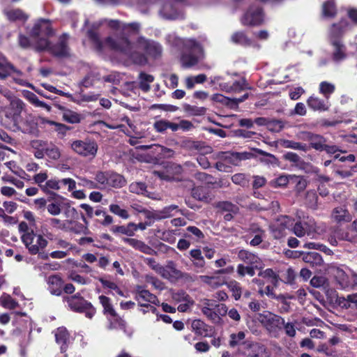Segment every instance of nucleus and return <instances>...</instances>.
I'll list each match as a JSON object with an SVG mask.
<instances>
[{
  "mask_svg": "<svg viewBox=\"0 0 357 357\" xmlns=\"http://www.w3.org/2000/svg\"><path fill=\"white\" fill-rule=\"evenodd\" d=\"M105 44L112 49L122 52L134 63L139 65L146 63L147 58L139 50L144 51L147 56L153 59L160 58L162 52V46L158 43L144 38H139L135 46L125 36L116 39L108 37L105 40Z\"/></svg>",
  "mask_w": 357,
  "mask_h": 357,
  "instance_id": "f257e3e1",
  "label": "nucleus"
},
{
  "mask_svg": "<svg viewBox=\"0 0 357 357\" xmlns=\"http://www.w3.org/2000/svg\"><path fill=\"white\" fill-rule=\"evenodd\" d=\"M34 227H31L26 222H21L18 225V230L21 234V239L26 248L31 255H36L40 249L47 246V241L41 234L34 233Z\"/></svg>",
  "mask_w": 357,
  "mask_h": 357,
  "instance_id": "f03ea898",
  "label": "nucleus"
},
{
  "mask_svg": "<svg viewBox=\"0 0 357 357\" xmlns=\"http://www.w3.org/2000/svg\"><path fill=\"white\" fill-rule=\"evenodd\" d=\"M131 4L136 5L139 10L147 13L148 10L160 0H128ZM178 0H167L162 6L160 13L161 15L168 20H175L178 17L177 3Z\"/></svg>",
  "mask_w": 357,
  "mask_h": 357,
  "instance_id": "7ed1b4c3",
  "label": "nucleus"
},
{
  "mask_svg": "<svg viewBox=\"0 0 357 357\" xmlns=\"http://www.w3.org/2000/svg\"><path fill=\"white\" fill-rule=\"evenodd\" d=\"M68 36L62 35L55 44H52L48 39L42 38L37 42L36 51H47L56 57H64L69 54L68 47Z\"/></svg>",
  "mask_w": 357,
  "mask_h": 357,
  "instance_id": "20e7f679",
  "label": "nucleus"
},
{
  "mask_svg": "<svg viewBox=\"0 0 357 357\" xmlns=\"http://www.w3.org/2000/svg\"><path fill=\"white\" fill-rule=\"evenodd\" d=\"M257 319L268 333L274 337H276L283 330L284 318L268 310L258 313Z\"/></svg>",
  "mask_w": 357,
  "mask_h": 357,
  "instance_id": "39448f33",
  "label": "nucleus"
},
{
  "mask_svg": "<svg viewBox=\"0 0 357 357\" xmlns=\"http://www.w3.org/2000/svg\"><path fill=\"white\" fill-rule=\"evenodd\" d=\"M294 218L289 215H280L269 225V231L274 239L280 240L291 231Z\"/></svg>",
  "mask_w": 357,
  "mask_h": 357,
  "instance_id": "423d86ee",
  "label": "nucleus"
},
{
  "mask_svg": "<svg viewBox=\"0 0 357 357\" xmlns=\"http://www.w3.org/2000/svg\"><path fill=\"white\" fill-rule=\"evenodd\" d=\"M70 147L77 154L91 159L96 157L98 149L97 142L91 138L74 140L71 142Z\"/></svg>",
  "mask_w": 357,
  "mask_h": 357,
  "instance_id": "0eeeda50",
  "label": "nucleus"
},
{
  "mask_svg": "<svg viewBox=\"0 0 357 357\" xmlns=\"http://www.w3.org/2000/svg\"><path fill=\"white\" fill-rule=\"evenodd\" d=\"M316 230V222L314 218L310 216H298L294 218V224L291 227V232L298 238H302L306 234L310 236Z\"/></svg>",
  "mask_w": 357,
  "mask_h": 357,
  "instance_id": "6e6552de",
  "label": "nucleus"
},
{
  "mask_svg": "<svg viewBox=\"0 0 357 357\" xmlns=\"http://www.w3.org/2000/svg\"><path fill=\"white\" fill-rule=\"evenodd\" d=\"M241 23L243 26H258L264 21V13L261 6L257 4L250 5L242 15Z\"/></svg>",
  "mask_w": 357,
  "mask_h": 357,
  "instance_id": "1a4fd4ad",
  "label": "nucleus"
},
{
  "mask_svg": "<svg viewBox=\"0 0 357 357\" xmlns=\"http://www.w3.org/2000/svg\"><path fill=\"white\" fill-rule=\"evenodd\" d=\"M29 33L33 40L34 48L36 50L37 42L42 38H47L54 34L51 22L46 19H39L34 24Z\"/></svg>",
  "mask_w": 357,
  "mask_h": 357,
  "instance_id": "9d476101",
  "label": "nucleus"
},
{
  "mask_svg": "<svg viewBox=\"0 0 357 357\" xmlns=\"http://www.w3.org/2000/svg\"><path fill=\"white\" fill-rule=\"evenodd\" d=\"M67 303L73 311L84 313L89 319H91L96 313V310L91 303L79 295L68 297Z\"/></svg>",
  "mask_w": 357,
  "mask_h": 357,
  "instance_id": "9b49d317",
  "label": "nucleus"
},
{
  "mask_svg": "<svg viewBox=\"0 0 357 357\" xmlns=\"http://www.w3.org/2000/svg\"><path fill=\"white\" fill-rule=\"evenodd\" d=\"M297 137L298 139L309 142L308 144L304 143V145L306 146L305 152H307L311 149L321 152L325 142H327V139L323 135L310 131L300 132Z\"/></svg>",
  "mask_w": 357,
  "mask_h": 357,
  "instance_id": "f8f14e48",
  "label": "nucleus"
},
{
  "mask_svg": "<svg viewBox=\"0 0 357 357\" xmlns=\"http://www.w3.org/2000/svg\"><path fill=\"white\" fill-rule=\"evenodd\" d=\"M135 299L139 303L141 307H146L147 310L142 309L143 314L147 311H151L153 313L156 314V308L149 304L144 303V302H149L151 303L156 304L158 302L157 297L150 293L148 290L142 289V287L138 286L136 290Z\"/></svg>",
  "mask_w": 357,
  "mask_h": 357,
  "instance_id": "ddd939ff",
  "label": "nucleus"
},
{
  "mask_svg": "<svg viewBox=\"0 0 357 357\" xmlns=\"http://www.w3.org/2000/svg\"><path fill=\"white\" fill-rule=\"evenodd\" d=\"M146 262L152 269L161 273L164 278L169 280L171 282H176L178 279V271L172 263L163 268L153 258H146Z\"/></svg>",
  "mask_w": 357,
  "mask_h": 357,
  "instance_id": "4468645a",
  "label": "nucleus"
},
{
  "mask_svg": "<svg viewBox=\"0 0 357 357\" xmlns=\"http://www.w3.org/2000/svg\"><path fill=\"white\" fill-rule=\"evenodd\" d=\"M104 23H107V25L111 28L122 30L124 34L136 33L138 32L140 28L139 24L137 22L125 24L119 20H108L107 19L100 20L98 22V24H95L93 26L96 27H98Z\"/></svg>",
  "mask_w": 357,
  "mask_h": 357,
  "instance_id": "2eb2a0df",
  "label": "nucleus"
},
{
  "mask_svg": "<svg viewBox=\"0 0 357 357\" xmlns=\"http://www.w3.org/2000/svg\"><path fill=\"white\" fill-rule=\"evenodd\" d=\"M352 26L347 19L342 17L337 22L333 23L328 29L330 40H340Z\"/></svg>",
  "mask_w": 357,
  "mask_h": 357,
  "instance_id": "dca6fc26",
  "label": "nucleus"
},
{
  "mask_svg": "<svg viewBox=\"0 0 357 357\" xmlns=\"http://www.w3.org/2000/svg\"><path fill=\"white\" fill-rule=\"evenodd\" d=\"M256 158V155L252 152H226L225 153V160L230 165L238 166L242 161Z\"/></svg>",
  "mask_w": 357,
  "mask_h": 357,
  "instance_id": "f3484780",
  "label": "nucleus"
},
{
  "mask_svg": "<svg viewBox=\"0 0 357 357\" xmlns=\"http://www.w3.org/2000/svg\"><path fill=\"white\" fill-rule=\"evenodd\" d=\"M68 206V213H74L76 210L74 208H70L69 202L63 197H60L59 199L54 200V202L47 204V210L48 213L54 216L59 215L61 212V208Z\"/></svg>",
  "mask_w": 357,
  "mask_h": 357,
  "instance_id": "a211bd4d",
  "label": "nucleus"
},
{
  "mask_svg": "<svg viewBox=\"0 0 357 357\" xmlns=\"http://www.w3.org/2000/svg\"><path fill=\"white\" fill-rule=\"evenodd\" d=\"M192 331L202 337H211L214 333V328L206 324L200 319H195L191 324Z\"/></svg>",
  "mask_w": 357,
  "mask_h": 357,
  "instance_id": "6ab92c4d",
  "label": "nucleus"
},
{
  "mask_svg": "<svg viewBox=\"0 0 357 357\" xmlns=\"http://www.w3.org/2000/svg\"><path fill=\"white\" fill-rule=\"evenodd\" d=\"M307 105L312 110L319 112L328 111L331 106L328 100H325L314 95L307 98Z\"/></svg>",
  "mask_w": 357,
  "mask_h": 357,
  "instance_id": "aec40b11",
  "label": "nucleus"
},
{
  "mask_svg": "<svg viewBox=\"0 0 357 357\" xmlns=\"http://www.w3.org/2000/svg\"><path fill=\"white\" fill-rule=\"evenodd\" d=\"M331 45L333 47L332 59L335 62H340L347 58V47L340 40H330Z\"/></svg>",
  "mask_w": 357,
  "mask_h": 357,
  "instance_id": "412c9836",
  "label": "nucleus"
},
{
  "mask_svg": "<svg viewBox=\"0 0 357 357\" xmlns=\"http://www.w3.org/2000/svg\"><path fill=\"white\" fill-rule=\"evenodd\" d=\"M230 41L234 45L243 47H248L252 45V40L244 31H234L230 36Z\"/></svg>",
  "mask_w": 357,
  "mask_h": 357,
  "instance_id": "4be33fe9",
  "label": "nucleus"
},
{
  "mask_svg": "<svg viewBox=\"0 0 357 357\" xmlns=\"http://www.w3.org/2000/svg\"><path fill=\"white\" fill-rule=\"evenodd\" d=\"M47 283L48 290L52 295L60 296L63 290V282L57 275H52L47 278Z\"/></svg>",
  "mask_w": 357,
  "mask_h": 357,
  "instance_id": "5701e85b",
  "label": "nucleus"
},
{
  "mask_svg": "<svg viewBox=\"0 0 357 357\" xmlns=\"http://www.w3.org/2000/svg\"><path fill=\"white\" fill-rule=\"evenodd\" d=\"M126 184V180L123 176L112 171H108L107 189L121 188Z\"/></svg>",
  "mask_w": 357,
  "mask_h": 357,
  "instance_id": "b1692460",
  "label": "nucleus"
},
{
  "mask_svg": "<svg viewBox=\"0 0 357 357\" xmlns=\"http://www.w3.org/2000/svg\"><path fill=\"white\" fill-rule=\"evenodd\" d=\"M332 218L337 223L342 224L351 222L352 216L347 208L338 206L333 210Z\"/></svg>",
  "mask_w": 357,
  "mask_h": 357,
  "instance_id": "393cba45",
  "label": "nucleus"
},
{
  "mask_svg": "<svg viewBox=\"0 0 357 357\" xmlns=\"http://www.w3.org/2000/svg\"><path fill=\"white\" fill-rule=\"evenodd\" d=\"M192 196L197 200L210 203L213 199V196L208 188L204 186H197L192 188Z\"/></svg>",
  "mask_w": 357,
  "mask_h": 357,
  "instance_id": "a878e982",
  "label": "nucleus"
},
{
  "mask_svg": "<svg viewBox=\"0 0 357 357\" xmlns=\"http://www.w3.org/2000/svg\"><path fill=\"white\" fill-rule=\"evenodd\" d=\"M178 173V167L176 164L167 165L162 171H154L153 174L157 175L161 179L172 181L176 178Z\"/></svg>",
  "mask_w": 357,
  "mask_h": 357,
  "instance_id": "bb28decb",
  "label": "nucleus"
},
{
  "mask_svg": "<svg viewBox=\"0 0 357 357\" xmlns=\"http://www.w3.org/2000/svg\"><path fill=\"white\" fill-rule=\"evenodd\" d=\"M237 256L241 261L247 265H259L261 263V259L257 255L246 250H239Z\"/></svg>",
  "mask_w": 357,
  "mask_h": 357,
  "instance_id": "cd10ccee",
  "label": "nucleus"
},
{
  "mask_svg": "<svg viewBox=\"0 0 357 357\" xmlns=\"http://www.w3.org/2000/svg\"><path fill=\"white\" fill-rule=\"evenodd\" d=\"M82 220L84 221L85 225H83L79 222L75 221V220H68L67 222L68 223L69 226L68 228H66V230H69L71 232H73L77 234H87L89 233V230L88 229L87 225L88 222L84 218V216H82Z\"/></svg>",
  "mask_w": 357,
  "mask_h": 357,
  "instance_id": "c85d7f7f",
  "label": "nucleus"
},
{
  "mask_svg": "<svg viewBox=\"0 0 357 357\" xmlns=\"http://www.w3.org/2000/svg\"><path fill=\"white\" fill-rule=\"evenodd\" d=\"M55 339L56 343L60 345L61 351L65 352L67 349V343L69 341V334L67 330L63 327L58 328L55 331Z\"/></svg>",
  "mask_w": 357,
  "mask_h": 357,
  "instance_id": "c756f323",
  "label": "nucleus"
},
{
  "mask_svg": "<svg viewBox=\"0 0 357 357\" xmlns=\"http://www.w3.org/2000/svg\"><path fill=\"white\" fill-rule=\"evenodd\" d=\"M252 151L259 155H262V158H260L259 160L261 162L264 163L266 165H272V166H279L280 161L278 158L274 155L273 154L266 152L260 149L254 148Z\"/></svg>",
  "mask_w": 357,
  "mask_h": 357,
  "instance_id": "7c9ffc66",
  "label": "nucleus"
},
{
  "mask_svg": "<svg viewBox=\"0 0 357 357\" xmlns=\"http://www.w3.org/2000/svg\"><path fill=\"white\" fill-rule=\"evenodd\" d=\"M153 128L158 132L160 133H163L167 131L168 129H170L172 131L174 132L178 129V124L176 123L170 122L167 120L160 119L155 121L153 123Z\"/></svg>",
  "mask_w": 357,
  "mask_h": 357,
  "instance_id": "2f4dec72",
  "label": "nucleus"
},
{
  "mask_svg": "<svg viewBox=\"0 0 357 357\" xmlns=\"http://www.w3.org/2000/svg\"><path fill=\"white\" fill-rule=\"evenodd\" d=\"M322 15L324 17L333 19L337 13L335 0H327L322 4Z\"/></svg>",
  "mask_w": 357,
  "mask_h": 357,
  "instance_id": "473e14b6",
  "label": "nucleus"
},
{
  "mask_svg": "<svg viewBox=\"0 0 357 357\" xmlns=\"http://www.w3.org/2000/svg\"><path fill=\"white\" fill-rule=\"evenodd\" d=\"M4 14L9 21L25 22L28 19V15L18 8L5 10Z\"/></svg>",
  "mask_w": 357,
  "mask_h": 357,
  "instance_id": "72a5a7b5",
  "label": "nucleus"
},
{
  "mask_svg": "<svg viewBox=\"0 0 357 357\" xmlns=\"http://www.w3.org/2000/svg\"><path fill=\"white\" fill-rule=\"evenodd\" d=\"M303 260L312 267L321 266L324 262L321 255L316 252H304Z\"/></svg>",
  "mask_w": 357,
  "mask_h": 357,
  "instance_id": "f704fd0d",
  "label": "nucleus"
},
{
  "mask_svg": "<svg viewBox=\"0 0 357 357\" xmlns=\"http://www.w3.org/2000/svg\"><path fill=\"white\" fill-rule=\"evenodd\" d=\"M266 350L264 345L258 342H252L248 345V355L251 357H264Z\"/></svg>",
  "mask_w": 357,
  "mask_h": 357,
  "instance_id": "c9c22d12",
  "label": "nucleus"
},
{
  "mask_svg": "<svg viewBox=\"0 0 357 357\" xmlns=\"http://www.w3.org/2000/svg\"><path fill=\"white\" fill-rule=\"evenodd\" d=\"M180 236L185 238H192V236H195L196 240H199L204 237L202 231L198 227L195 226H189L185 229H180Z\"/></svg>",
  "mask_w": 357,
  "mask_h": 357,
  "instance_id": "e433bc0d",
  "label": "nucleus"
},
{
  "mask_svg": "<svg viewBox=\"0 0 357 357\" xmlns=\"http://www.w3.org/2000/svg\"><path fill=\"white\" fill-rule=\"evenodd\" d=\"M178 211V206L170 205L165 207L160 211H157L154 217L157 219L168 218L176 215Z\"/></svg>",
  "mask_w": 357,
  "mask_h": 357,
  "instance_id": "4c0bfd02",
  "label": "nucleus"
},
{
  "mask_svg": "<svg viewBox=\"0 0 357 357\" xmlns=\"http://www.w3.org/2000/svg\"><path fill=\"white\" fill-rule=\"evenodd\" d=\"M259 293L261 294H263L264 293L266 294L267 296L271 298V299H275L278 301H280L282 303H286V300L287 298H291V296H288L287 294H279L277 295L274 292L273 287H271V285H267L264 290H260Z\"/></svg>",
  "mask_w": 357,
  "mask_h": 357,
  "instance_id": "58836bf2",
  "label": "nucleus"
},
{
  "mask_svg": "<svg viewBox=\"0 0 357 357\" xmlns=\"http://www.w3.org/2000/svg\"><path fill=\"white\" fill-rule=\"evenodd\" d=\"M24 96L29 101V102L31 103L35 107L43 108L47 112L50 111L51 107L48 105L46 102L40 100L35 93L31 91H26L24 94Z\"/></svg>",
  "mask_w": 357,
  "mask_h": 357,
  "instance_id": "ea45409f",
  "label": "nucleus"
},
{
  "mask_svg": "<svg viewBox=\"0 0 357 357\" xmlns=\"http://www.w3.org/2000/svg\"><path fill=\"white\" fill-rule=\"evenodd\" d=\"M134 227H135V223L130 222L126 226L114 225L112 227L110 230L114 234H122L127 235L128 236H132L135 234V229H133Z\"/></svg>",
  "mask_w": 357,
  "mask_h": 357,
  "instance_id": "a19ab883",
  "label": "nucleus"
},
{
  "mask_svg": "<svg viewBox=\"0 0 357 357\" xmlns=\"http://www.w3.org/2000/svg\"><path fill=\"white\" fill-rule=\"evenodd\" d=\"M258 268V265H247L245 266L242 264H240L237 266V274L239 277H244L245 275H248L250 277H252L255 274V269Z\"/></svg>",
  "mask_w": 357,
  "mask_h": 357,
  "instance_id": "79ce46f5",
  "label": "nucleus"
},
{
  "mask_svg": "<svg viewBox=\"0 0 357 357\" xmlns=\"http://www.w3.org/2000/svg\"><path fill=\"white\" fill-rule=\"evenodd\" d=\"M305 204L312 209L318 208V195L315 190H308L305 197Z\"/></svg>",
  "mask_w": 357,
  "mask_h": 357,
  "instance_id": "37998d69",
  "label": "nucleus"
},
{
  "mask_svg": "<svg viewBox=\"0 0 357 357\" xmlns=\"http://www.w3.org/2000/svg\"><path fill=\"white\" fill-rule=\"evenodd\" d=\"M319 91L326 100H328L331 96L335 92V86L331 83L323 81L319 84Z\"/></svg>",
  "mask_w": 357,
  "mask_h": 357,
  "instance_id": "c03bdc74",
  "label": "nucleus"
},
{
  "mask_svg": "<svg viewBox=\"0 0 357 357\" xmlns=\"http://www.w3.org/2000/svg\"><path fill=\"white\" fill-rule=\"evenodd\" d=\"M215 207L221 211H227L233 213L234 214L237 213L238 211V207L228 201H222L215 203Z\"/></svg>",
  "mask_w": 357,
  "mask_h": 357,
  "instance_id": "a18cd8bd",
  "label": "nucleus"
},
{
  "mask_svg": "<svg viewBox=\"0 0 357 357\" xmlns=\"http://www.w3.org/2000/svg\"><path fill=\"white\" fill-rule=\"evenodd\" d=\"M139 88L144 92H147L150 89V84L154 80L152 75L145 73H140L139 75Z\"/></svg>",
  "mask_w": 357,
  "mask_h": 357,
  "instance_id": "49530a36",
  "label": "nucleus"
},
{
  "mask_svg": "<svg viewBox=\"0 0 357 357\" xmlns=\"http://www.w3.org/2000/svg\"><path fill=\"white\" fill-rule=\"evenodd\" d=\"M194 305V301L185 292L180 291V312H187Z\"/></svg>",
  "mask_w": 357,
  "mask_h": 357,
  "instance_id": "de8ad7c7",
  "label": "nucleus"
},
{
  "mask_svg": "<svg viewBox=\"0 0 357 357\" xmlns=\"http://www.w3.org/2000/svg\"><path fill=\"white\" fill-rule=\"evenodd\" d=\"M11 72H15L19 76L22 75V72L15 70L10 63H3L0 61V79H5Z\"/></svg>",
  "mask_w": 357,
  "mask_h": 357,
  "instance_id": "09e8293b",
  "label": "nucleus"
},
{
  "mask_svg": "<svg viewBox=\"0 0 357 357\" xmlns=\"http://www.w3.org/2000/svg\"><path fill=\"white\" fill-rule=\"evenodd\" d=\"M227 287L232 294V296L236 301H238L242 295V287L241 284L236 280H231L227 283Z\"/></svg>",
  "mask_w": 357,
  "mask_h": 357,
  "instance_id": "8fccbe9b",
  "label": "nucleus"
},
{
  "mask_svg": "<svg viewBox=\"0 0 357 357\" xmlns=\"http://www.w3.org/2000/svg\"><path fill=\"white\" fill-rule=\"evenodd\" d=\"M108 171H98L95 175L94 179L99 190H106L107 183Z\"/></svg>",
  "mask_w": 357,
  "mask_h": 357,
  "instance_id": "3c124183",
  "label": "nucleus"
},
{
  "mask_svg": "<svg viewBox=\"0 0 357 357\" xmlns=\"http://www.w3.org/2000/svg\"><path fill=\"white\" fill-rule=\"evenodd\" d=\"M357 168L356 166H352L349 168L342 169L340 167H337L334 169L333 173L335 176L344 179L353 176L354 172L356 171V169Z\"/></svg>",
  "mask_w": 357,
  "mask_h": 357,
  "instance_id": "603ef678",
  "label": "nucleus"
},
{
  "mask_svg": "<svg viewBox=\"0 0 357 357\" xmlns=\"http://www.w3.org/2000/svg\"><path fill=\"white\" fill-rule=\"evenodd\" d=\"M208 306L213 307V304L208 303ZM202 313L212 322L218 323L220 320V316L218 315V313L213 307L204 306L202 309Z\"/></svg>",
  "mask_w": 357,
  "mask_h": 357,
  "instance_id": "864d4df0",
  "label": "nucleus"
},
{
  "mask_svg": "<svg viewBox=\"0 0 357 357\" xmlns=\"http://www.w3.org/2000/svg\"><path fill=\"white\" fill-rule=\"evenodd\" d=\"M281 146L287 149H291L294 150H300L305 152V146L304 143L297 142L289 139H281L280 142Z\"/></svg>",
  "mask_w": 357,
  "mask_h": 357,
  "instance_id": "5fc2aeb1",
  "label": "nucleus"
},
{
  "mask_svg": "<svg viewBox=\"0 0 357 357\" xmlns=\"http://www.w3.org/2000/svg\"><path fill=\"white\" fill-rule=\"evenodd\" d=\"M182 66L185 68H189L198 63V58L192 54H183L180 58Z\"/></svg>",
  "mask_w": 357,
  "mask_h": 357,
  "instance_id": "6e6d98bb",
  "label": "nucleus"
},
{
  "mask_svg": "<svg viewBox=\"0 0 357 357\" xmlns=\"http://www.w3.org/2000/svg\"><path fill=\"white\" fill-rule=\"evenodd\" d=\"M1 305L7 309L13 310L17 307L18 303L9 294H3L0 298Z\"/></svg>",
  "mask_w": 357,
  "mask_h": 357,
  "instance_id": "4d7b16f0",
  "label": "nucleus"
},
{
  "mask_svg": "<svg viewBox=\"0 0 357 357\" xmlns=\"http://www.w3.org/2000/svg\"><path fill=\"white\" fill-rule=\"evenodd\" d=\"M99 301L104 308V313L115 317L116 312L110 303V299L105 296L101 295L99 296Z\"/></svg>",
  "mask_w": 357,
  "mask_h": 357,
  "instance_id": "13d9d810",
  "label": "nucleus"
},
{
  "mask_svg": "<svg viewBox=\"0 0 357 357\" xmlns=\"http://www.w3.org/2000/svg\"><path fill=\"white\" fill-rule=\"evenodd\" d=\"M17 129L24 133L34 134L36 131V124L33 121H26L19 124Z\"/></svg>",
  "mask_w": 357,
  "mask_h": 357,
  "instance_id": "bf43d9fd",
  "label": "nucleus"
},
{
  "mask_svg": "<svg viewBox=\"0 0 357 357\" xmlns=\"http://www.w3.org/2000/svg\"><path fill=\"white\" fill-rule=\"evenodd\" d=\"M245 89H250L248 87V84L247 83L245 78H242L238 80L231 81V93L241 92Z\"/></svg>",
  "mask_w": 357,
  "mask_h": 357,
  "instance_id": "052dcab7",
  "label": "nucleus"
},
{
  "mask_svg": "<svg viewBox=\"0 0 357 357\" xmlns=\"http://www.w3.org/2000/svg\"><path fill=\"white\" fill-rule=\"evenodd\" d=\"M63 120L70 123H77L80 121L79 115L70 109H64L62 114Z\"/></svg>",
  "mask_w": 357,
  "mask_h": 357,
  "instance_id": "680f3d73",
  "label": "nucleus"
},
{
  "mask_svg": "<svg viewBox=\"0 0 357 357\" xmlns=\"http://www.w3.org/2000/svg\"><path fill=\"white\" fill-rule=\"evenodd\" d=\"M129 190L132 193L144 195L147 189L144 183L133 182L129 185Z\"/></svg>",
  "mask_w": 357,
  "mask_h": 357,
  "instance_id": "e2e57ef3",
  "label": "nucleus"
},
{
  "mask_svg": "<svg viewBox=\"0 0 357 357\" xmlns=\"http://www.w3.org/2000/svg\"><path fill=\"white\" fill-rule=\"evenodd\" d=\"M201 280L209 284L213 288H216L222 284L221 280L218 277L208 276V275H200Z\"/></svg>",
  "mask_w": 357,
  "mask_h": 357,
  "instance_id": "0e129e2a",
  "label": "nucleus"
},
{
  "mask_svg": "<svg viewBox=\"0 0 357 357\" xmlns=\"http://www.w3.org/2000/svg\"><path fill=\"white\" fill-rule=\"evenodd\" d=\"M61 188V180H57L56 178H52L47 181L42 186V189L44 191H48L50 190H58Z\"/></svg>",
  "mask_w": 357,
  "mask_h": 357,
  "instance_id": "69168bd1",
  "label": "nucleus"
},
{
  "mask_svg": "<svg viewBox=\"0 0 357 357\" xmlns=\"http://www.w3.org/2000/svg\"><path fill=\"white\" fill-rule=\"evenodd\" d=\"M109 207V211L112 213L121 217V218L128 219L129 218L128 212L126 209L121 208L118 204H112Z\"/></svg>",
  "mask_w": 357,
  "mask_h": 357,
  "instance_id": "338daca9",
  "label": "nucleus"
},
{
  "mask_svg": "<svg viewBox=\"0 0 357 357\" xmlns=\"http://www.w3.org/2000/svg\"><path fill=\"white\" fill-rule=\"evenodd\" d=\"M45 154L52 160H58L61 156L59 149L55 145H50L45 148Z\"/></svg>",
  "mask_w": 357,
  "mask_h": 357,
  "instance_id": "774afa93",
  "label": "nucleus"
}]
</instances>
